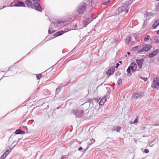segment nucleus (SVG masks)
Masks as SVG:
<instances>
[{
	"label": "nucleus",
	"mask_w": 159,
	"mask_h": 159,
	"mask_svg": "<svg viewBox=\"0 0 159 159\" xmlns=\"http://www.w3.org/2000/svg\"><path fill=\"white\" fill-rule=\"evenodd\" d=\"M137 68V66L136 63L134 62H132L127 69L126 71L127 73V76H130L131 75V71L132 72H134L136 71Z\"/></svg>",
	"instance_id": "obj_1"
},
{
	"label": "nucleus",
	"mask_w": 159,
	"mask_h": 159,
	"mask_svg": "<svg viewBox=\"0 0 159 159\" xmlns=\"http://www.w3.org/2000/svg\"><path fill=\"white\" fill-rule=\"evenodd\" d=\"M71 113L75 115L77 117L80 118L84 114V110L81 108H76L73 109L71 111Z\"/></svg>",
	"instance_id": "obj_2"
},
{
	"label": "nucleus",
	"mask_w": 159,
	"mask_h": 159,
	"mask_svg": "<svg viewBox=\"0 0 159 159\" xmlns=\"http://www.w3.org/2000/svg\"><path fill=\"white\" fill-rule=\"evenodd\" d=\"M87 7L85 3L83 2L80 4L77 8V12L80 14H83L86 9Z\"/></svg>",
	"instance_id": "obj_3"
},
{
	"label": "nucleus",
	"mask_w": 159,
	"mask_h": 159,
	"mask_svg": "<svg viewBox=\"0 0 159 159\" xmlns=\"http://www.w3.org/2000/svg\"><path fill=\"white\" fill-rule=\"evenodd\" d=\"M151 86L152 87L159 89V78H155L153 79Z\"/></svg>",
	"instance_id": "obj_4"
},
{
	"label": "nucleus",
	"mask_w": 159,
	"mask_h": 159,
	"mask_svg": "<svg viewBox=\"0 0 159 159\" xmlns=\"http://www.w3.org/2000/svg\"><path fill=\"white\" fill-rule=\"evenodd\" d=\"M152 48V46L150 44L146 45L143 47L141 50L138 51L139 54H143V52H147L149 51Z\"/></svg>",
	"instance_id": "obj_5"
},
{
	"label": "nucleus",
	"mask_w": 159,
	"mask_h": 159,
	"mask_svg": "<svg viewBox=\"0 0 159 159\" xmlns=\"http://www.w3.org/2000/svg\"><path fill=\"white\" fill-rule=\"evenodd\" d=\"M10 7H24L25 6L23 2L21 1H17L12 2L10 4Z\"/></svg>",
	"instance_id": "obj_6"
},
{
	"label": "nucleus",
	"mask_w": 159,
	"mask_h": 159,
	"mask_svg": "<svg viewBox=\"0 0 159 159\" xmlns=\"http://www.w3.org/2000/svg\"><path fill=\"white\" fill-rule=\"evenodd\" d=\"M34 2L33 6L35 9L40 11H41L42 9L39 3V0H32Z\"/></svg>",
	"instance_id": "obj_7"
},
{
	"label": "nucleus",
	"mask_w": 159,
	"mask_h": 159,
	"mask_svg": "<svg viewBox=\"0 0 159 159\" xmlns=\"http://www.w3.org/2000/svg\"><path fill=\"white\" fill-rule=\"evenodd\" d=\"M128 5L127 4H125L121 7H119L117 9L119 13H120L124 11L125 13H127L128 12V9H126Z\"/></svg>",
	"instance_id": "obj_8"
},
{
	"label": "nucleus",
	"mask_w": 159,
	"mask_h": 159,
	"mask_svg": "<svg viewBox=\"0 0 159 159\" xmlns=\"http://www.w3.org/2000/svg\"><path fill=\"white\" fill-rule=\"evenodd\" d=\"M159 50L158 49L153 51L152 52L150 53L148 55V57L149 58H152L156 55L159 52Z\"/></svg>",
	"instance_id": "obj_9"
},
{
	"label": "nucleus",
	"mask_w": 159,
	"mask_h": 159,
	"mask_svg": "<svg viewBox=\"0 0 159 159\" xmlns=\"http://www.w3.org/2000/svg\"><path fill=\"white\" fill-rule=\"evenodd\" d=\"M144 61V60L143 59H137L136 60L138 68L140 69L142 67Z\"/></svg>",
	"instance_id": "obj_10"
},
{
	"label": "nucleus",
	"mask_w": 159,
	"mask_h": 159,
	"mask_svg": "<svg viewBox=\"0 0 159 159\" xmlns=\"http://www.w3.org/2000/svg\"><path fill=\"white\" fill-rule=\"evenodd\" d=\"M93 20V17H91L90 20L89 19V18H86L83 21V24L86 27L87 25L91 21H92Z\"/></svg>",
	"instance_id": "obj_11"
},
{
	"label": "nucleus",
	"mask_w": 159,
	"mask_h": 159,
	"mask_svg": "<svg viewBox=\"0 0 159 159\" xmlns=\"http://www.w3.org/2000/svg\"><path fill=\"white\" fill-rule=\"evenodd\" d=\"M115 70V67L112 66L106 72V74L108 75L109 77L114 72Z\"/></svg>",
	"instance_id": "obj_12"
},
{
	"label": "nucleus",
	"mask_w": 159,
	"mask_h": 159,
	"mask_svg": "<svg viewBox=\"0 0 159 159\" xmlns=\"http://www.w3.org/2000/svg\"><path fill=\"white\" fill-rule=\"evenodd\" d=\"M25 3L28 7L35 9L33 4H32V2L30 0H26L25 1Z\"/></svg>",
	"instance_id": "obj_13"
},
{
	"label": "nucleus",
	"mask_w": 159,
	"mask_h": 159,
	"mask_svg": "<svg viewBox=\"0 0 159 159\" xmlns=\"http://www.w3.org/2000/svg\"><path fill=\"white\" fill-rule=\"evenodd\" d=\"M141 96V95L139 93H134L132 96V98L134 100L136 99Z\"/></svg>",
	"instance_id": "obj_14"
},
{
	"label": "nucleus",
	"mask_w": 159,
	"mask_h": 159,
	"mask_svg": "<svg viewBox=\"0 0 159 159\" xmlns=\"http://www.w3.org/2000/svg\"><path fill=\"white\" fill-rule=\"evenodd\" d=\"M107 101V98L105 97H104L102 98L99 102V105L103 106Z\"/></svg>",
	"instance_id": "obj_15"
},
{
	"label": "nucleus",
	"mask_w": 159,
	"mask_h": 159,
	"mask_svg": "<svg viewBox=\"0 0 159 159\" xmlns=\"http://www.w3.org/2000/svg\"><path fill=\"white\" fill-rule=\"evenodd\" d=\"M99 101V100L98 99H96L94 98L92 100H89L90 103H92L93 104H97L98 103Z\"/></svg>",
	"instance_id": "obj_16"
},
{
	"label": "nucleus",
	"mask_w": 159,
	"mask_h": 159,
	"mask_svg": "<svg viewBox=\"0 0 159 159\" xmlns=\"http://www.w3.org/2000/svg\"><path fill=\"white\" fill-rule=\"evenodd\" d=\"M71 30V29H68V28H67L66 29H65V30H64V31L61 30V31H60L58 32L60 34V35H62V34H64V33H66L69 31H70Z\"/></svg>",
	"instance_id": "obj_17"
},
{
	"label": "nucleus",
	"mask_w": 159,
	"mask_h": 159,
	"mask_svg": "<svg viewBox=\"0 0 159 159\" xmlns=\"http://www.w3.org/2000/svg\"><path fill=\"white\" fill-rule=\"evenodd\" d=\"M158 25H159V20H156L155 21L152 26V27L153 29H155Z\"/></svg>",
	"instance_id": "obj_18"
},
{
	"label": "nucleus",
	"mask_w": 159,
	"mask_h": 159,
	"mask_svg": "<svg viewBox=\"0 0 159 159\" xmlns=\"http://www.w3.org/2000/svg\"><path fill=\"white\" fill-rule=\"evenodd\" d=\"M52 25V24H51V25L50 26V27H49V30H48V33L50 34H51L53 33L54 32H55V30H53L51 27V26Z\"/></svg>",
	"instance_id": "obj_19"
},
{
	"label": "nucleus",
	"mask_w": 159,
	"mask_h": 159,
	"mask_svg": "<svg viewBox=\"0 0 159 159\" xmlns=\"http://www.w3.org/2000/svg\"><path fill=\"white\" fill-rule=\"evenodd\" d=\"M131 38L130 36H128L127 37V38L126 39L125 42V43L127 44H128L129 42L131 41Z\"/></svg>",
	"instance_id": "obj_20"
},
{
	"label": "nucleus",
	"mask_w": 159,
	"mask_h": 159,
	"mask_svg": "<svg viewBox=\"0 0 159 159\" xmlns=\"http://www.w3.org/2000/svg\"><path fill=\"white\" fill-rule=\"evenodd\" d=\"M21 132H22V130L20 129H18L16 131L15 134H20Z\"/></svg>",
	"instance_id": "obj_21"
},
{
	"label": "nucleus",
	"mask_w": 159,
	"mask_h": 159,
	"mask_svg": "<svg viewBox=\"0 0 159 159\" xmlns=\"http://www.w3.org/2000/svg\"><path fill=\"white\" fill-rule=\"evenodd\" d=\"M64 85H60V86H58L57 89H56V92H57V93H59V92L60 90V89H61V87H63L64 86Z\"/></svg>",
	"instance_id": "obj_22"
},
{
	"label": "nucleus",
	"mask_w": 159,
	"mask_h": 159,
	"mask_svg": "<svg viewBox=\"0 0 159 159\" xmlns=\"http://www.w3.org/2000/svg\"><path fill=\"white\" fill-rule=\"evenodd\" d=\"M11 149L10 150H6L5 152L4 153L7 156L11 152Z\"/></svg>",
	"instance_id": "obj_23"
},
{
	"label": "nucleus",
	"mask_w": 159,
	"mask_h": 159,
	"mask_svg": "<svg viewBox=\"0 0 159 159\" xmlns=\"http://www.w3.org/2000/svg\"><path fill=\"white\" fill-rule=\"evenodd\" d=\"M11 149L10 150H6L5 152L4 153L7 156L11 152Z\"/></svg>",
	"instance_id": "obj_24"
},
{
	"label": "nucleus",
	"mask_w": 159,
	"mask_h": 159,
	"mask_svg": "<svg viewBox=\"0 0 159 159\" xmlns=\"http://www.w3.org/2000/svg\"><path fill=\"white\" fill-rule=\"evenodd\" d=\"M138 120H139V117L138 116H137L136 117V118L134 120L133 123H134V124L135 125H136V123L138 122Z\"/></svg>",
	"instance_id": "obj_25"
},
{
	"label": "nucleus",
	"mask_w": 159,
	"mask_h": 159,
	"mask_svg": "<svg viewBox=\"0 0 159 159\" xmlns=\"http://www.w3.org/2000/svg\"><path fill=\"white\" fill-rule=\"evenodd\" d=\"M155 10L157 11H159V3L156 6Z\"/></svg>",
	"instance_id": "obj_26"
},
{
	"label": "nucleus",
	"mask_w": 159,
	"mask_h": 159,
	"mask_svg": "<svg viewBox=\"0 0 159 159\" xmlns=\"http://www.w3.org/2000/svg\"><path fill=\"white\" fill-rule=\"evenodd\" d=\"M150 37L149 35H147L146 37L144 38V41H146L148 40L149 39Z\"/></svg>",
	"instance_id": "obj_27"
},
{
	"label": "nucleus",
	"mask_w": 159,
	"mask_h": 159,
	"mask_svg": "<svg viewBox=\"0 0 159 159\" xmlns=\"http://www.w3.org/2000/svg\"><path fill=\"white\" fill-rule=\"evenodd\" d=\"M42 75L41 74H39L36 75V77L38 80H40L41 77Z\"/></svg>",
	"instance_id": "obj_28"
},
{
	"label": "nucleus",
	"mask_w": 159,
	"mask_h": 159,
	"mask_svg": "<svg viewBox=\"0 0 159 159\" xmlns=\"http://www.w3.org/2000/svg\"><path fill=\"white\" fill-rule=\"evenodd\" d=\"M66 23V22H60L58 23V25H63L64 26L65 25V23Z\"/></svg>",
	"instance_id": "obj_29"
},
{
	"label": "nucleus",
	"mask_w": 159,
	"mask_h": 159,
	"mask_svg": "<svg viewBox=\"0 0 159 159\" xmlns=\"http://www.w3.org/2000/svg\"><path fill=\"white\" fill-rule=\"evenodd\" d=\"M7 155L5 154L4 153L0 157V159H4L6 157Z\"/></svg>",
	"instance_id": "obj_30"
},
{
	"label": "nucleus",
	"mask_w": 159,
	"mask_h": 159,
	"mask_svg": "<svg viewBox=\"0 0 159 159\" xmlns=\"http://www.w3.org/2000/svg\"><path fill=\"white\" fill-rule=\"evenodd\" d=\"M140 78L143 80L145 82H146L147 80H148V78H146V77H140Z\"/></svg>",
	"instance_id": "obj_31"
},
{
	"label": "nucleus",
	"mask_w": 159,
	"mask_h": 159,
	"mask_svg": "<svg viewBox=\"0 0 159 159\" xmlns=\"http://www.w3.org/2000/svg\"><path fill=\"white\" fill-rule=\"evenodd\" d=\"M121 127L120 126H117L116 128V130L117 132H119V130L121 129Z\"/></svg>",
	"instance_id": "obj_32"
},
{
	"label": "nucleus",
	"mask_w": 159,
	"mask_h": 159,
	"mask_svg": "<svg viewBox=\"0 0 159 159\" xmlns=\"http://www.w3.org/2000/svg\"><path fill=\"white\" fill-rule=\"evenodd\" d=\"M122 83V80L121 79H119L117 82V84L118 85H120Z\"/></svg>",
	"instance_id": "obj_33"
},
{
	"label": "nucleus",
	"mask_w": 159,
	"mask_h": 159,
	"mask_svg": "<svg viewBox=\"0 0 159 159\" xmlns=\"http://www.w3.org/2000/svg\"><path fill=\"white\" fill-rule=\"evenodd\" d=\"M110 2V1L109 0H107V2H104L103 3V4L104 5H106L108 3H109Z\"/></svg>",
	"instance_id": "obj_34"
},
{
	"label": "nucleus",
	"mask_w": 159,
	"mask_h": 159,
	"mask_svg": "<svg viewBox=\"0 0 159 159\" xmlns=\"http://www.w3.org/2000/svg\"><path fill=\"white\" fill-rule=\"evenodd\" d=\"M147 22L146 21H144L143 25V27H145L147 25Z\"/></svg>",
	"instance_id": "obj_35"
},
{
	"label": "nucleus",
	"mask_w": 159,
	"mask_h": 159,
	"mask_svg": "<svg viewBox=\"0 0 159 159\" xmlns=\"http://www.w3.org/2000/svg\"><path fill=\"white\" fill-rule=\"evenodd\" d=\"M59 36H60V34L59 32H58L55 34L54 36L55 37H57Z\"/></svg>",
	"instance_id": "obj_36"
},
{
	"label": "nucleus",
	"mask_w": 159,
	"mask_h": 159,
	"mask_svg": "<svg viewBox=\"0 0 159 159\" xmlns=\"http://www.w3.org/2000/svg\"><path fill=\"white\" fill-rule=\"evenodd\" d=\"M90 143H91V144H92L93 143H94L95 140L94 139H91L90 140Z\"/></svg>",
	"instance_id": "obj_37"
},
{
	"label": "nucleus",
	"mask_w": 159,
	"mask_h": 159,
	"mask_svg": "<svg viewBox=\"0 0 159 159\" xmlns=\"http://www.w3.org/2000/svg\"><path fill=\"white\" fill-rule=\"evenodd\" d=\"M91 144H92L90 142L88 143H87V147L86 149H88L89 147L90 146V145Z\"/></svg>",
	"instance_id": "obj_38"
},
{
	"label": "nucleus",
	"mask_w": 159,
	"mask_h": 159,
	"mask_svg": "<svg viewBox=\"0 0 159 159\" xmlns=\"http://www.w3.org/2000/svg\"><path fill=\"white\" fill-rule=\"evenodd\" d=\"M144 152L145 153H148L149 151L148 149H145L144 150Z\"/></svg>",
	"instance_id": "obj_39"
},
{
	"label": "nucleus",
	"mask_w": 159,
	"mask_h": 159,
	"mask_svg": "<svg viewBox=\"0 0 159 159\" xmlns=\"http://www.w3.org/2000/svg\"><path fill=\"white\" fill-rule=\"evenodd\" d=\"M120 73L119 72H116L115 73V75L116 76L119 75H120Z\"/></svg>",
	"instance_id": "obj_40"
},
{
	"label": "nucleus",
	"mask_w": 159,
	"mask_h": 159,
	"mask_svg": "<svg viewBox=\"0 0 159 159\" xmlns=\"http://www.w3.org/2000/svg\"><path fill=\"white\" fill-rule=\"evenodd\" d=\"M82 149H83V148L81 147H80L79 148H78V150L79 151H80V150H82Z\"/></svg>",
	"instance_id": "obj_41"
},
{
	"label": "nucleus",
	"mask_w": 159,
	"mask_h": 159,
	"mask_svg": "<svg viewBox=\"0 0 159 159\" xmlns=\"http://www.w3.org/2000/svg\"><path fill=\"white\" fill-rule=\"evenodd\" d=\"M155 42L157 43H158L159 42V40L158 39H157L156 41Z\"/></svg>",
	"instance_id": "obj_42"
},
{
	"label": "nucleus",
	"mask_w": 159,
	"mask_h": 159,
	"mask_svg": "<svg viewBox=\"0 0 159 159\" xmlns=\"http://www.w3.org/2000/svg\"><path fill=\"white\" fill-rule=\"evenodd\" d=\"M61 159H65V157L64 156H62L61 158Z\"/></svg>",
	"instance_id": "obj_43"
},
{
	"label": "nucleus",
	"mask_w": 159,
	"mask_h": 159,
	"mask_svg": "<svg viewBox=\"0 0 159 159\" xmlns=\"http://www.w3.org/2000/svg\"><path fill=\"white\" fill-rule=\"evenodd\" d=\"M119 66V64L118 63H117L116 66V68H117L118 66Z\"/></svg>",
	"instance_id": "obj_44"
},
{
	"label": "nucleus",
	"mask_w": 159,
	"mask_h": 159,
	"mask_svg": "<svg viewBox=\"0 0 159 159\" xmlns=\"http://www.w3.org/2000/svg\"><path fill=\"white\" fill-rule=\"evenodd\" d=\"M21 132V134H24L25 133V132L23 131H22V132Z\"/></svg>",
	"instance_id": "obj_45"
},
{
	"label": "nucleus",
	"mask_w": 159,
	"mask_h": 159,
	"mask_svg": "<svg viewBox=\"0 0 159 159\" xmlns=\"http://www.w3.org/2000/svg\"><path fill=\"white\" fill-rule=\"evenodd\" d=\"M133 122L132 121H130V123L131 124H134V123H133Z\"/></svg>",
	"instance_id": "obj_46"
},
{
	"label": "nucleus",
	"mask_w": 159,
	"mask_h": 159,
	"mask_svg": "<svg viewBox=\"0 0 159 159\" xmlns=\"http://www.w3.org/2000/svg\"><path fill=\"white\" fill-rule=\"evenodd\" d=\"M157 33L159 34V30L157 31Z\"/></svg>",
	"instance_id": "obj_47"
},
{
	"label": "nucleus",
	"mask_w": 159,
	"mask_h": 159,
	"mask_svg": "<svg viewBox=\"0 0 159 159\" xmlns=\"http://www.w3.org/2000/svg\"><path fill=\"white\" fill-rule=\"evenodd\" d=\"M127 54H128V55H129L130 54V53L129 52H127Z\"/></svg>",
	"instance_id": "obj_48"
},
{
	"label": "nucleus",
	"mask_w": 159,
	"mask_h": 159,
	"mask_svg": "<svg viewBox=\"0 0 159 159\" xmlns=\"http://www.w3.org/2000/svg\"><path fill=\"white\" fill-rule=\"evenodd\" d=\"M5 7H6L5 6H4L2 8H4Z\"/></svg>",
	"instance_id": "obj_49"
},
{
	"label": "nucleus",
	"mask_w": 159,
	"mask_h": 159,
	"mask_svg": "<svg viewBox=\"0 0 159 159\" xmlns=\"http://www.w3.org/2000/svg\"><path fill=\"white\" fill-rule=\"evenodd\" d=\"M121 62H121V61H120V63H121Z\"/></svg>",
	"instance_id": "obj_50"
},
{
	"label": "nucleus",
	"mask_w": 159,
	"mask_h": 159,
	"mask_svg": "<svg viewBox=\"0 0 159 159\" xmlns=\"http://www.w3.org/2000/svg\"><path fill=\"white\" fill-rule=\"evenodd\" d=\"M156 0L157 1H159V0Z\"/></svg>",
	"instance_id": "obj_51"
}]
</instances>
